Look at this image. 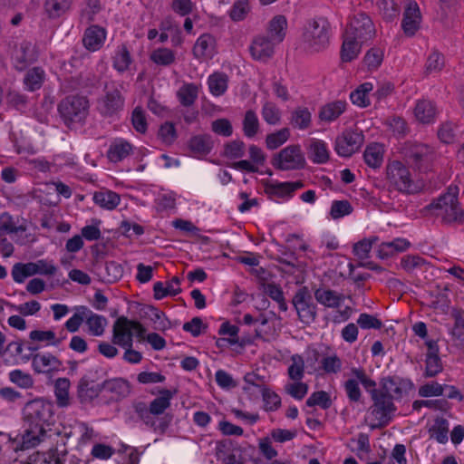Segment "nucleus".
<instances>
[{
  "label": "nucleus",
  "instance_id": "f257e3e1",
  "mask_svg": "<svg viewBox=\"0 0 464 464\" xmlns=\"http://www.w3.org/2000/svg\"><path fill=\"white\" fill-rule=\"evenodd\" d=\"M53 403L43 397L27 401L22 409V419L26 427L22 435V448L30 449L38 445L45 435L44 426L53 421Z\"/></svg>",
  "mask_w": 464,
  "mask_h": 464
},
{
  "label": "nucleus",
  "instance_id": "c9c22d12",
  "mask_svg": "<svg viewBox=\"0 0 464 464\" xmlns=\"http://www.w3.org/2000/svg\"><path fill=\"white\" fill-rule=\"evenodd\" d=\"M384 148L380 143L368 145L363 153V159L368 167L378 169L383 162Z\"/></svg>",
  "mask_w": 464,
  "mask_h": 464
},
{
  "label": "nucleus",
  "instance_id": "c756f323",
  "mask_svg": "<svg viewBox=\"0 0 464 464\" xmlns=\"http://www.w3.org/2000/svg\"><path fill=\"white\" fill-rule=\"evenodd\" d=\"M438 111L436 105L429 100L419 101L414 108L416 120L423 124H429L435 121Z\"/></svg>",
  "mask_w": 464,
  "mask_h": 464
},
{
  "label": "nucleus",
  "instance_id": "a19ab883",
  "mask_svg": "<svg viewBox=\"0 0 464 464\" xmlns=\"http://www.w3.org/2000/svg\"><path fill=\"white\" fill-rule=\"evenodd\" d=\"M429 434L440 444L448 442L449 437V422L443 417H437L433 424L429 429Z\"/></svg>",
  "mask_w": 464,
  "mask_h": 464
},
{
  "label": "nucleus",
  "instance_id": "49530a36",
  "mask_svg": "<svg viewBox=\"0 0 464 464\" xmlns=\"http://www.w3.org/2000/svg\"><path fill=\"white\" fill-rule=\"evenodd\" d=\"M372 82H364L350 94L352 102L360 107H367L370 105L369 93L372 91Z\"/></svg>",
  "mask_w": 464,
  "mask_h": 464
},
{
  "label": "nucleus",
  "instance_id": "4d7b16f0",
  "mask_svg": "<svg viewBox=\"0 0 464 464\" xmlns=\"http://www.w3.org/2000/svg\"><path fill=\"white\" fill-rule=\"evenodd\" d=\"M87 306H76L74 314L69 318L64 324L66 330L70 333H76L82 324L85 322Z\"/></svg>",
  "mask_w": 464,
  "mask_h": 464
},
{
  "label": "nucleus",
  "instance_id": "2f4dec72",
  "mask_svg": "<svg viewBox=\"0 0 464 464\" xmlns=\"http://www.w3.org/2000/svg\"><path fill=\"white\" fill-rule=\"evenodd\" d=\"M308 158L316 164H324L329 160V150L324 140L314 139L307 148Z\"/></svg>",
  "mask_w": 464,
  "mask_h": 464
},
{
  "label": "nucleus",
  "instance_id": "6e6d98bb",
  "mask_svg": "<svg viewBox=\"0 0 464 464\" xmlns=\"http://www.w3.org/2000/svg\"><path fill=\"white\" fill-rule=\"evenodd\" d=\"M321 369L326 374H336L342 371L343 362L341 358L336 354L324 356L320 360Z\"/></svg>",
  "mask_w": 464,
  "mask_h": 464
},
{
  "label": "nucleus",
  "instance_id": "a211bd4d",
  "mask_svg": "<svg viewBox=\"0 0 464 464\" xmlns=\"http://www.w3.org/2000/svg\"><path fill=\"white\" fill-rule=\"evenodd\" d=\"M421 14L418 4L410 1L404 10L401 28L407 36H413L420 29Z\"/></svg>",
  "mask_w": 464,
  "mask_h": 464
},
{
  "label": "nucleus",
  "instance_id": "1a4fd4ad",
  "mask_svg": "<svg viewBox=\"0 0 464 464\" xmlns=\"http://www.w3.org/2000/svg\"><path fill=\"white\" fill-rule=\"evenodd\" d=\"M344 34L357 39L359 43L366 44L374 38L376 29L368 14L358 13L351 18Z\"/></svg>",
  "mask_w": 464,
  "mask_h": 464
},
{
  "label": "nucleus",
  "instance_id": "774afa93",
  "mask_svg": "<svg viewBox=\"0 0 464 464\" xmlns=\"http://www.w3.org/2000/svg\"><path fill=\"white\" fill-rule=\"evenodd\" d=\"M426 265L424 258L418 255H407L401 260V266L408 273H412Z\"/></svg>",
  "mask_w": 464,
  "mask_h": 464
},
{
  "label": "nucleus",
  "instance_id": "cd10ccee",
  "mask_svg": "<svg viewBox=\"0 0 464 464\" xmlns=\"http://www.w3.org/2000/svg\"><path fill=\"white\" fill-rule=\"evenodd\" d=\"M188 147L194 156L208 155L213 149V140L209 134H198L192 136Z\"/></svg>",
  "mask_w": 464,
  "mask_h": 464
},
{
  "label": "nucleus",
  "instance_id": "72a5a7b5",
  "mask_svg": "<svg viewBox=\"0 0 464 464\" xmlns=\"http://www.w3.org/2000/svg\"><path fill=\"white\" fill-rule=\"evenodd\" d=\"M289 123L295 129L307 130L312 125V113L308 108L298 106L291 112Z\"/></svg>",
  "mask_w": 464,
  "mask_h": 464
},
{
  "label": "nucleus",
  "instance_id": "9d476101",
  "mask_svg": "<svg viewBox=\"0 0 464 464\" xmlns=\"http://www.w3.org/2000/svg\"><path fill=\"white\" fill-rule=\"evenodd\" d=\"M124 97L114 85H105L104 95L98 99L97 110L104 117H113L122 111Z\"/></svg>",
  "mask_w": 464,
  "mask_h": 464
},
{
  "label": "nucleus",
  "instance_id": "6e6552de",
  "mask_svg": "<svg viewBox=\"0 0 464 464\" xmlns=\"http://www.w3.org/2000/svg\"><path fill=\"white\" fill-rule=\"evenodd\" d=\"M292 304L301 323L310 325L317 318V305L306 286L300 287L292 298Z\"/></svg>",
  "mask_w": 464,
  "mask_h": 464
},
{
  "label": "nucleus",
  "instance_id": "c85d7f7f",
  "mask_svg": "<svg viewBox=\"0 0 464 464\" xmlns=\"http://www.w3.org/2000/svg\"><path fill=\"white\" fill-rule=\"evenodd\" d=\"M78 397L82 402H89L103 392L102 383H95L86 377H82L78 383Z\"/></svg>",
  "mask_w": 464,
  "mask_h": 464
},
{
  "label": "nucleus",
  "instance_id": "0eeeda50",
  "mask_svg": "<svg viewBox=\"0 0 464 464\" xmlns=\"http://www.w3.org/2000/svg\"><path fill=\"white\" fill-rule=\"evenodd\" d=\"M271 163L276 169L288 171L303 169L306 165V160L301 146L291 144L275 154Z\"/></svg>",
  "mask_w": 464,
  "mask_h": 464
},
{
  "label": "nucleus",
  "instance_id": "9b49d317",
  "mask_svg": "<svg viewBox=\"0 0 464 464\" xmlns=\"http://www.w3.org/2000/svg\"><path fill=\"white\" fill-rule=\"evenodd\" d=\"M403 154L407 163L419 170L426 169L433 159L431 148L422 143H408Z\"/></svg>",
  "mask_w": 464,
  "mask_h": 464
},
{
  "label": "nucleus",
  "instance_id": "bf43d9fd",
  "mask_svg": "<svg viewBox=\"0 0 464 464\" xmlns=\"http://www.w3.org/2000/svg\"><path fill=\"white\" fill-rule=\"evenodd\" d=\"M332 403L330 394L324 391L313 392L305 402L308 407L319 406L323 410L329 409L332 406Z\"/></svg>",
  "mask_w": 464,
  "mask_h": 464
},
{
  "label": "nucleus",
  "instance_id": "39448f33",
  "mask_svg": "<svg viewBox=\"0 0 464 464\" xmlns=\"http://www.w3.org/2000/svg\"><path fill=\"white\" fill-rule=\"evenodd\" d=\"M386 179L395 190L411 195L422 189V183L415 180L409 168L399 160L389 162L386 166Z\"/></svg>",
  "mask_w": 464,
  "mask_h": 464
},
{
  "label": "nucleus",
  "instance_id": "bb28decb",
  "mask_svg": "<svg viewBox=\"0 0 464 464\" xmlns=\"http://www.w3.org/2000/svg\"><path fill=\"white\" fill-rule=\"evenodd\" d=\"M347 103L345 101H334L320 108L318 118L324 122H332L337 120L345 111Z\"/></svg>",
  "mask_w": 464,
  "mask_h": 464
},
{
  "label": "nucleus",
  "instance_id": "7ed1b4c3",
  "mask_svg": "<svg viewBox=\"0 0 464 464\" xmlns=\"http://www.w3.org/2000/svg\"><path fill=\"white\" fill-rule=\"evenodd\" d=\"M458 194V187L450 186L446 193L429 205V208L444 223L464 224V210L459 206Z\"/></svg>",
  "mask_w": 464,
  "mask_h": 464
},
{
  "label": "nucleus",
  "instance_id": "f03ea898",
  "mask_svg": "<svg viewBox=\"0 0 464 464\" xmlns=\"http://www.w3.org/2000/svg\"><path fill=\"white\" fill-rule=\"evenodd\" d=\"M351 373L357 377L367 392L370 393L372 401L371 414L377 420L375 427H386L392 420L397 408L391 394H385L382 390L376 388V382L367 375L363 368H352Z\"/></svg>",
  "mask_w": 464,
  "mask_h": 464
},
{
  "label": "nucleus",
  "instance_id": "603ef678",
  "mask_svg": "<svg viewBox=\"0 0 464 464\" xmlns=\"http://www.w3.org/2000/svg\"><path fill=\"white\" fill-rule=\"evenodd\" d=\"M35 269L33 266V262L29 263H16L12 268V276L14 282L21 284L24 283L25 278L34 276Z\"/></svg>",
  "mask_w": 464,
  "mask_h": 464
},
{
  "label": "nucleus",
  "instance_id": "20e7f679",
  "mask_svg": "<svg viewBox=\"0 0 464 464\" xmlns=\"http://www.w3.org/2000/svg\"><path fill=\"white\" fill-rule=\"evenodd\" d=\"M59 115L63 123L70 129L83 125L90 110L87 97L82 95H68L58 104Z\"/></svg>",
  "mask_w": 464,
  "mask_h": 464
},
{
  "label": "nucleus",
  "instance_id": "aec40b11",
  "mask_svg": "<svg viewBox=\"0 0 464 464\" xmlns=\"http://www.w3.org/2000/svg\"><path fill=\"white\" fill-rule=\"evenodd\" d=\"M193 55L198 60H209L217 53V43L215 37L210 34H201L196 41L193 49Z\"/></svg>",
  "mask_w": 464,
  "mask_h": 464
},
{
  "label": "nucleus",
  "instance_id": "37998d69",
  "mask_svg": "<svg viewBox=\"0 0 464 464\" xmlns=\"http://www.w3.org/2000/svg\"><path fill=\"white\" fill-rule=\"evenodd\" d=\"M72 0H45L44 10L51 19L63 15L72 5Z\"/></svg>",
  "mask_w": 464,
  "mask_h": 464
},
{
  "label": "nucleus",
  "instance_id": "79ce46f5",
  "mask_svg": "<svg viewBox=\"0 0 464 464\" xmlns=\"http://www.w3.org/2000/svg\"><path fill=\"white\" fill-rule=\"evenodd\" d=\"M150 60L159 66L168 67L175 63L176 53L167 47H160L150 54Z\"/></svg>",
  "mask_w": 464,
  "mask_h": 464
},
{
  "label": "nucleus",
  "instance_id": "de8ad7c7",
  "mask_svg": "<svg viewBox=\"0 0 464 464\" xmlns=\"http://www.w3.org/2000/svg\"><path fill=\"white\" fill-rule=\"evenodd\" d=\"M243 133L246 138H254L259 131L260 123L256 113L248 110L246 111L243 121Z\"/></svg>",
  "mask_w": 464,
  "mask_h": 464
},
{
  "label": "nucleus",
  "instance_id": "0e129e2a",
  "mask_svg": "<svg viewBox=\"0 0 464 464\" xmlns=\"http://www.w3.org/2000/svg\"><path fill=\"white\" fill-rule=\"evenodd\" d=\"M359 383H361V382L357 377H355V379H348L343 382V389L351 402H359L361 401L362 393Z\"/></svg>",
  "mask_w": 464,
  "mask_h": 464
},
{
  "label": "nucleus",
  "instance_id": "4c0bfd02",
  "mask_svg": "<svg viewBox=\"0 0 464 464\" xmlns=\"http://www.w3.org/2000/svg\"><path fill=\"white\" fill-rule=\"evenodd\" d=\"M199 87L194 82L184 83L177 92V98L184 107L192 106L198 100Z\"/></svg>",
  "mask_w": 464,
  "mask_h": 464
},
{
  "label": "nucleus",
  "instance_id": "ea45409f",
  "mask_svg": "<svg viewBox=\"0 0 464 464\" xmlns=\"http://www.w3.org/2000/svg\"><path fill=\"white\" fill-rule=\"evenodd\" d=\"M107 319L100 314H94L87 307L85 324L88 326L89 333L93 336H101L105 331Z\"/></svg>",
  "mask_w": 464,
  "mask_h": 464
},
{
  "label": "nucleus",
  "instance_id": "e433bc0d",
  "mask_svg": "<svg viewBox=\"0 0 464 464\" xmlns=\"http://www.w3.org/2000/svg\"><path fill=\"white\" fill-rule=\"evenodd\" d=\"M131 152L132 146L129 142L117 140L110 145L107 158L111 162L117 163L126 159Z\"/></svg>",
  "mask_w": 464,
  "mask_h": 464
},
{
  "label": "nucleus",
  "instance_id": "412c9836",
  "mask_svg": "<svg viewBox=\"0 0 464 464\" xmlns=\"http://www.w3.org/2000/svg\"><path fill=\"white\" fill-rule=\"evenodd\" d=\"M277 44L269 37L256 36L249 46V52L253 59L257 61H267L274 54V46Z\"/></svg>",
  "mask_w": 464,
  "mask_h": 464
},
{
  "label": "nucleus",
  "instance_id": "a18cd8bd",
  "mask_svg": "<svg viewBox=\"0 0 464 464\" xmlns=\"http://www.w3.org/2000/svg\"><path fill=\"white\" fill-rule=\"evenodd\" d=\"M44 78V71L41 67H34L26 72L24 82L28 91L34 92L42 87Z\"/></svg>",
  "mask_w": 464,
  "mask_h": 464
},
{
  "label": "nucleus",
  "instance_id": "473e14b6",
  "mask_svg": "<svg viewBox=\"0 0 464 464\" xmlns=\"http://www.w3.org/2000/svg\"><path fill=\"white\" fill-rule=\"evenodd\" d=\"M93 201L102 208L112 210L121 202L119 194L109 189H101L93 194Z\"/></svg>",
  "mask_w": 464,
  "mask_h": 464
},
{
  "label": "nucleus",
  "instance_id": "13d9d810",
  "mask_svg": "<svg viewBox=\"0 0 464 464\" xmlns=\"http://www.w3.org/2000/svg\"><path fill=\"white\" fill-rule=\"evenodd\" d=\"M246 144L240 140H234L225 144L223 155L230 160L241 159L245 155Z\"/></svg>",
  "mask_w": 464,
  "mask_h": 464
},
{
  "label": "nucleus",
  "instance_id": "2eb2a0df",
  "mask_svg": "<svg viewBox=\"0 0 464 464\" xmlns=\"http://www.w3.org/2000/svg\"><path fill=\"white\" fill-rule=\"evenodd\" d=\"M413 388V383L409 379L397 376H388L381 381V388L385 394H391L393 400H400Z\"/></svg>",
  "mask_w": 464,
  "mask_h": 464
},
{
  "label": "nucleus",
  "instance_id": "09e8293b",
  "mask_svg": "<svg viewBox=\"0 0 464 464\" xmlns=\"http://www.w3.org/2000/svg\"><path fill=\"white\" fill-rule=\"evenodd\" d=\"M131 63L130 53L126 45L119 46L113 57V68L119 72H124L129 69Z\"/></svg>",
  "mask_w": 464,
  "mask_h": 464
},
{
  "label": "nucleus",
  "instance_id": "b1692460",
  "mask_svg": "<svg viewBox=\"0 0 464 464\" xmlns=\"http://www.w3.org/2000/svg\"><path fill=\"white\" fill-rule=\"evenodd\" d=\"M411 246V243L406 238L397 237L392 241L382 242L379 245L377 256L381 259H387L398 253L406 251Z\"/></svg>",
  "mask_w": 464,
  "mask_h": 464
},
{
  "label": "nucleus",
  "instance_id": "338daca9",
  "mask_svg": "<svg viewBox=\"0 0 464 464\" xmlns=\"http://www.w3.org/2000/svg\"><path fill=\"white\" fill-rule=\"evenodd\" d=\"M457 129L458 126L453 122H444L438 130V137L443 143H453L456 140Z\"/></svg>",
  "mask_w": 464,
  "mask_h": 464
},
{
  "label": "nucleus",
  "instance_id": "423d86ee",
  "mask_svg": "<svg viewBox=\"0 0 464 464\" xmlns=\"http://www.w3.org/2000/svg\"><path fill=\"white\" fill-rule=\"evenodd\" d=\"M331 24L324 17L309 21L304 29L303 41L307 48L314 52L325 49L330 41Z\"/></svg>",
  "mask_w": 464,
  "mask_h": 464
},
{
  "label": "nucleus",
  "instance_id": "864d4df0",
  "mask_svg": "<svg viewBox=\"0 0 464 464\" xmlns=\"http://www.w3.org/2000/svg\"><path fill=\"white\" fill-rule=\"evenodd\" d=\"M290 138L288 128H283L279 130L270 133L266 137V145L268 150H276L285 143Z\"/></svg>",
  "mask_w": 464,
  "mask_h": 464
},
{
  "label": "nucleus",
  "instance_id": "dca6fc26",
  "mask_svg": "<svg viewBox=\"0 0 464 464\" xmlns=\"http://www.w3.org/2000/svg\"><path fill=\"white\" fill-rule=\"evenodd\" d=\"M12 59L17 70H24L29 63L36 60L34 46L30 41L23 40L14 45Z\"/></svg>",
  "mask_w": 464,
  "mask_h": 464
},
{
  "label": "nucleus",
  "instance_id": "052dcab7",
  "mask_svg": "<svg viewBox=\"0 0 464 464\" xmlns=\"http://www.w3.org/2000/svg\"><path fill=\"white\" fill-rule=\"evenodd\" d=\"M250 11L248 0H237L232 5L228 14L232 21L239 22L244 20Z\"/></svg>",
  "mask_w": 464,
  "mask_h": 464
},
{
  "label": "nucleus",
  "instance_id": "393cba45",
  "mask_svg": "<svg viewBox=\"0 0 464 464\" xmlns=\"http://www.w3.org/2000/svg\"><path fill=\"white\" fill-rule=\"evenodd\" d=\"M304 187L302 181L295 182H268L266 184L265 191L270 196L278 198L292 197L293 193Z\"/></svg>",
  "mask_w": 464,
  "mask_h": 464
},
{
  "label": "nucleus",
  "instance_id": "58836bf2",
  "mask_svg": "<svg viewBox=\"0 0 464 464\" xmlns=\"http://www.w3.org/2000/svg\"><path fill=\"white\" fill-rule=\"evenodd\" d=\"M70 381L67 378H58L54 382V396L59 408H66L71 404L69 394Z\"/></svg>",
  "mask_w": 464,
  "mask_h": 464
},
{
  "label": "nucleus",
  "instance_id": "c03bdc74",
  "mask_svg": "<svg viewBox=\"0 0 464 464\" xmlns=\"http://www.w3.org/2000/svg\"><path fill=\"white\" fill-rule=\"evenodd\" d=\"M228 77L224 72H214L208 79L209 92L214 96L224 94L227 89Z\"/></svg>",
  "mask_w": 464,
  "mask_h": 464
},
{
  "label": "nucleus",
  "instance_id": "8fccbe9b",
  "mask_svg": "<svg viewBox=\"0 0 464 464\" xmlns=\"http://www.w3.org/2000/svg\"><path fill=\"white\" fill-rule=\"evenodd\" d=\"M291 364L287 369L288 376L294 382L301 381L304 376V361L302 355L293 354L290 358Z\"/></svg>",
  "mask_w": 464,
  "mask_h": 464
},
{
  "label": "nucleus",
  "instance_id": "5fc2aeb1",
  "mask_svg": "<svg viewBox=\"0 0 464 464\" xmlns=\"http://www.w3.org/2000/svg\"><path fill=\"white\" fill-rule=\"evenodd\" d=\"M100 0H87L85 6L81 11V22L90 24L96 20V15L102 11Z\"/></svg>",
  "mask_w": 464,
  "mask_h": 464
},
{
  "label": "nucleus",
  "instance_id": "5701e85b",
  "mask_svg": "<svg viewBox=\"0 0 464 464\" xmlns=\"http://www.w3.org/2000/svg\"><path fill=\"white\" fill-rule=\"evenodd\" d=\"M107 32L99 25L89 26L83 34L82 44L90 52L100 50L106 40Z\"/></svg>",
  "mask_w": 464,
  "mask_h": 464
},
{
  "label": "nucleus",
  "instance_id": "69168bd1",
  "mask_svg": "<svg viewBox=\"0 0 464 464\" xmlns=\"http://www.w3.org/2000/svg\"><path fill=\"white\" fill-rule=\"evenodd\" d=\"M9 380L23 389H29L34 386L32 375L18 369L9 372Z\"/></svg>",
  "mask_w": 464,
  "mask_h": 464
},
{
  "label": "nucleus",
  "instance_id": "e2e57ef3",
  "mask_svg": "<svg viewBox=\"0 0 464 464\" xmlns=\"http://www.w3.org/2000/svg\"><path fill=\"white\" fill-rule=\"evenodd\" d=\"M353 211V208L348 200H334L331 206L330 216L333 219H339L350 215Z\"/></svg>",
  "mask_w": 464,
  "mask_h": 464
},
{
  "label": "nucleus",
  "instance_id": "a878e982",
  "mask_svg": "<svg viewBox=\"0 0 464 464\" xmlns=\"http://www.w3.org/2000/svg\"><path fill=\"white\" fill-rule=\"evenodd\" d=\"M314 298L320 304L327 308H339L344 300V295L329 288H317L314 293Z\"/></svg>",
  "mask_w": 464,
  "mask_h": 464
},
{
  "label": "nucleus",
  "instance_id": "f704fd0d",
  "mask_svg": "<svg viewBox=\"0 0 464 464\" xmlns=\"http://www.w3.org/2000/svg\"><path fill=\"white\" fill-rule=\"evenodd\" d=\"M363 43H359L357 39L352 38L348 34H343V42L341 49V59L344 63L352 62L357 58L361 52Z\"/></svg>",
  "mask_w": 464,
  "mask_h": 464
},
{
  "label": "nucleus",
  "instance_id": "4be33fe9",
  "mask_svg": "<svg viewBox=\"0 0 464 464\" xmlns=\"http://www.w3.org/2000/svg\"><path fill=\"white\" fill-rule=\"evenodd\" d=\"M177 391L169 389H160L158 396L155 397L149 404V411L155 419L163 417L162 415L170 407L171 400L174 398Z\"/></svg>",
  "mask_w": 464,
  "mask_h": 464
},
{
  "label": "nucleus",
  "instance_id": "3c124183",
  "mask_svg": "<svg viewBox=\"0 0 464 464\" xmlns=\"http://www.w3.org/2000/svg\"><path fill=\"white\" fill-rule=\"evenodd\" d=\"M445 66V59L443 54L438 51H432L427 58L425 63V74H437Z\"/></svg>",
  "mask_w": 464,
  "mask_h": 464
},
{
  "label": "nucleus",
  "instance_id": "f3484780",
  "mask_svg": "<svg viewBox=\"0 0 464 464\" xmlns=\"http://www.w3.org/2000/svg\"><path fill=\"white\" fill-rule=\"evenodd\" d=\"M102 389L103 393L108 394L113 401H121L131 392L130 382L121 377L105 380L102 382Z\"/></svg>",
  "mask_w": 464,
  "mask_h": 464
},
{
  "label": "nucleus",
  "instance_id": "4468645a",
  "mask_svg": "<svg viewBox=\"0 0 464 464\" xmlns=\"http://www.w3.org/2000/svg\"><path fill=\"white\" fill-rule=\"evenodd\" d=\"M111 343L120 347L133 345L131 320L125 316H121L114 322Z\"/></svg>",
  "mask_w": 464,
  "mask_h": 464
},
{
  "label": "nucleus",
  "instance_id": "6ab92c4d",
  "mask_svg": "<svg viewBox=\"0 0 464 464\" xmlns=\"http://www.w3.org/2000/svg\"><path fill=\"white\" fill-rule=\"evenodd\" d=\"M32 367L37 373H51L63 368V362L51 353H38L32 356Z\"/></svg>",
  "mask_w": 464,
  "mask_h": 464
},
{
  "label": "nucleus",
  "instance_id": "680f3d73",
  "mask_svg": "<svg viewBox=\"0 0 464 464\" xmlns=\"http://www.w3.org/2000/svg\"><path fill=\"white\" fill-rule=\"evenodd\" d=\"M261 114L264 121L269 125H276L281 121L280 110L271 102H266L263 105Z\"/></svg>",
  "mask_w": 464,
  "mask_h": 464
},
{
  "label": "nucleus",
  "instance_id": "f8f14e48",
  "mask_svg": "<svg viewBox=\"0 0 464 464\" xmlns=\"http://www.w3.org/2000/svg\"><path fill=\"white\" fill-rule=\"evenodd\" d=\"M364 136L358 129L345 130L335 140V151L339 156L350 157L363 144Z\"/></svg>",
  "mask_w": 464,
  "mask_h": 464
},
{
  "label": "nucleus",
  "instance_id": "ddd939ff",
  "mask_svg": "<svg viewBox=\"0 0 464 464\" xmlns=\"http://www.w3.org/2000/svg\"><path fill=\"white\" fill-rule=\"evenodd\" d=\"M133 409L139 419L142 420L147 427L160 435H163L167 431L173 418L172 414H165L163 417L155 419L149 411V405L144 401H135L133 403Z\"/></svg>",
  "mask_w": 464,
  "mask_h": 464
},
{
  "label": "nucleus",
  "instance_id": "7c9ffc66",
  "mask_svg": "<svg viewBox=\"0 0 464 464\" xmlns=\"http://www.w3.org/2000/svg\"><path fill=\"white\" fill-rule=\"evenodd\" d=\"M287 29V20L285 15L278 14L272 18L267 26L268 37L276 44L284 41Z\"/></svg>",
  "mask_w": 464,
  "mask_h": 464
}]
</instances>
